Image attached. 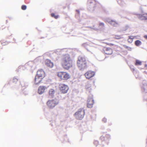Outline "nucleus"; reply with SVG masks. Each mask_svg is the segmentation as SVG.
I'll use <instances>...</instances> for the list:
<instances>
[{"instance_id": "473e14b6", "label": "nucleus", "mask_w": 147, "mask_h": 147, "mask_svg": "<svg viewBox=\"0 0 147 147\" xmlns=\"http://www.w3.org/2000/svg\"><path fill=\"white\" fill-rule=\"evenodd\" d=\"M94 29H95V30H98V29L97 28H94Z\"/></svg>"}, {"instance_id": "aec40b11", "label": "nucleus", "mask_w": 147, "mask_h": 147, "mask_svg": "<svg viewBox=\"0 0 147 147\" xmlns=\"http://www.w3.org/2000/svg\"><path fill=\"white\" fill-rule=\"evenodd\" d=\"M99 29H101L103 28L105 26V24L101 22L99 23L98 24Z\"/></svg>"}, {"instance_id": "7c9ffc66", "label": "nucleus", "mask_w": 147, "mask_h": 147, "mask_svg": "<svg viewBox=\"0 0 147 147\" xmlns=\"http://www.w3.org/2000/svg\"><path fill=\"white\" fill-rule=\"evenodd\" d=\"M76 11L78 12V14H79L80 13V11L79 10H76Z\"/></svg>"}, {"instance_id": "dca6fc26", "label": "nucleus", "mask_w": 147, "mask_h": 147, "mask_svg": "<svg viewBox=\"0 0 147 147\" xmlns=\"http://www.w3.org/2000/svg\"><path fill=\"white\" fill-rule=\"evenodd\" d=\"M114 38L116 39H120L122 38L121 35H114Z\"/></svg>"}, {"instance_id": "cd10ccee", "label": "nucleus", "mask_w": 147, "mask_h": 147, "mask_svg": "<svg viewBox=\"0 0 147 147\" xmlns=\"http://www.w3.org/2000/svg\"><path fill=\"white\" fill-rule=\"evenodd\" d=\"M82 45L83 47H85L87 45V44L86 43H84L82 44Z\"/></svg>"}, {"instance_id": "f257e3e1", "label": "nucleus", "mask_w": 147, "mask_h": 147, "mask_svg": "<svg viewBox=\"0 0 147 147\" xmlns=\"http://www.w3.org/2000/svg\"><path fill=\"white\" fill-rule=\"evenodd\" d=\"M61 64L65 69L68 70L73 66V60L70 55L68 54L63 55L61 58Z\"/></svg>"}, {"instance_id": "bb28decb", "label": "nucleus", "mask_w": 147, "mask_h": 147, "mask_svg": "<svg viewBox=\"0 0 147 147\" xmlns=\"http://www.w3.org/2000/svg\"><path fill=\"white\" fill-rule=\"evenodd\" d=\"M102 121L104 122L105 123L107 121V119L106 118H104L103 119Z\"/></svg>"}, {"instance_id": "39448f33", "label": "nucleus", "mask_w": 147, "mask_h": 147, "mask_svg": "<svg viewBox=\"0 0 147 147\" xmlns=\"http://www.w3.org/2000/svg\"><path fill=\"white\" fill-rule=\"evenodd\" d=\"M58 87L60 92L63 94L67 93L69 89V87L67 85L63 83L60 84Z\"/></svg>"}, {"instance_id": "f3484780", "label": "nucleus", "mask_w": 147, "mask_h": 147, "mask_svg": "<svg viewBox=\"0 0 147 147\" xmlns=\"http://www.w3.org/2000/svg\"><path fill=\"white\" fill-rule=\"evenodd\" d=\"M55 93V91L53 89H51L49 90V94L50 96H52Z\"/></svg>"}, {"instance_id": "5701e85b", "label": "nucleus", "mask_w": 147, "mask_h": 147, "mask_svg": "<svg viewBox=\"0 0 147 147\" xmlns=\"http://www.w3.org/2000/svg\"><path fill=\"white\" fill-rule=\"evenodd\" d=\"M94 144L96 146L99 144V142L97 140H95L94 141Z\"/></svg>"}, {"instance_id": "7ed1b4c3", "label": "nucleus", "mask_w": 147, "mask_h": 147, "mask_svg": "<svg viewBox=\"0 0 147 147\" xmlns=\"http://www.w3.org/2000/svg\"><path fill=\"white\" fill-rule=\"evenodd\" d=\"M57 77L61 80H67L71 78L70 74L66 71H60L57 73Z\"/></svg>"}, {"instance_id": "b1692460", "label": "nucleus", "mask_w": 147, "mask_h": 147, "mask_svg": "<svg viewBox=\"0 0 147 147\" xmlns=\"http://www.w3.org/2000/svg\"><path fill=\"white\" fill-rule=\"evenodd\" d=\"M105 137L103 136H101L100 138V139L102 141H104L105 140Z\"/></svg>"}, {"instance_id": "4be33fe9", "label": "nucleus", "mask_w": 147, "mask_h": 147, "mask_svg": "<svg viewBox=\"0 0 147 147\" xmlns=\"http://www.w3.org/2000/svg\"><path fill=\"white\" fill-rule=\"evenodd\" d=\"M18 79H17V78H14L13 79L12 81V82L13 83H16L18 81Z\"/></svg>"}, {"instance_id": "f8f14e48", "label": "nucleus", "mask_w": 147, "mask_h": 147, "mask_svg": "<svg viewBox=\"0 0 147 147\" xmlns=\"http://www.w3.org/2000/svg\"><path fill=\"white\" fill-rule=\"evenodd\" d=\"M47 88L45 86H40L39 87L38 89V93L39 94H42L45 92V90Z\"/></svg>"}, {"instance_id": "412c9836", "label": "nucleus", "mask_w": 147, "mask_h": 147, "mask_svg": "<svg viewBox=\"0 0 147 147\" xmlns=\"http://www.w3.org/2000/svg\"><path fill=\"white\" fill-rule=\"evenodd\" d=\"M51 16L52 17L55 18V19H57L58 17V15H55L54 13H53L51 14Z\"/></svg>"}, {"instance_id": "393cba45", "label": "nucleus", "mask_w": 147, "mask_h": 147, "mask_svg": "<svg viewBox=\"0 0 147 147\" xmlns=\"http://www.w3.org/2000/svg\"><path fill=\"white\" fill-rule=\"evenodd\" d=\"M21 8L22 10H25L26 8V6L25 5H23L22 6Z\"/></svg>"}, {"instance_id": "f03ea898", "label": "nucleus", "mask_w": 147, "mask_h": 147, "mask_svg": "<svg viewBox=\"0 0 147 147\" xmlns=\"http://www.w3.org/2000/svg\"><path fill=\"white\" fill-rule=\"evenodd\" d=\"M78 67L81 69H85L90 64L88 61H87L84 57H79L77 62Z\"/></svg>"}, {"instance_id": "a211bd4d", "label": "nucleus", "mask_w": 147, "mask_h": 147, "mask_svg": "<svg viewBox=\"0 0 147 147\" xmlns=\"http://www.w3.org/2000/svg\"><path fill=\"white\" fill-rule=\"evenodd\" d=\"M109 22L111 25L115 26H116L118 24L117 22L113 20H111Z\"/></svg>"}, {"instance_id": "6e6552de", "label": "nucleus", "mask_w": 147, "mask_h": 147, "mask_svg": "<svg viewBox=\"0 0 147 147\" xmlns=\"http://www.w3.org/2000/svg\"><path fill=\"white\" fill-rule=\"evenodd\" d=\"M95 75V72L92 71H88L84 74V76L86 79H89L93 77Z\"/></svg>"}, {"instance_id": "ddd939ff", "label": "nucleus", "mask_w": 147, "mask_h": 147, "mask_svg": "<svg viewBox=\"0 0 147 147\" xmlns=\"http://www.w3.org/2000/svg\"><path fill=\"white\" fill-rule=\"evenodd\" d=\"M45 64L48 67L50 68H52L54 66L53 63L49 59L46 60L45 62Z\"/></svg>"}, {"instance_id": "6ab92c4d", "label": "nucleus", "mask_w": 147, "mask_h": 147, "mask_svg": "<svg viewBox=\"0 0 147 147\" xmlns=\"http://www.w3.org/2000/svg\"><path fill=\"white\" fill-rule=\"evenodd\" d=\"M142 62L138 60H136V62L135 63V65H142Z\"/></svg>"}, {"instance_id": "20e7f679", "label": "nucleus", "mask_w": 147, "mask_h": 147, "mask_svg": "<svg viewBox=\"0 0 147 147\" xmlns=\"http://www.w3.org/2000/svg\"><path fill=\"white\" fill-rule=\"evenodd\" d=\"M85 114L84 110L83 109H80L74 114V115L76 119L81 120L83 118Z\"/></svg>"}, {"instance_id": "2eb2a0df", "label": "nucleus", "mask_w": 147, "mask_h": 147, "mask_svg": "<svg viewBox=\"0 0 147 147\" xmlns=\"http://www.w3.org/2000/svg\"><path fill=\"white\" fill-rule=\"evenodd\" d=\"M142 44L141 42L139 40H137L135 42V44L136 46H139Z\"/></svg>"}, {"instance_id": "1a4fd4ad", "label": "nucleus", "mask_w": 147, "mask_h": 147, "mask_svg": "<svg viewBox=\"0 0 147 147\" xmlns=\"http://www.w3.org/2000/svg\"><path fill=\"white\" fill-rule=\"evenodd\" d=\"M36 76L43 79L45 76V72L42 69H39L37 71Z\"/></svg>"}, {"instance_id": "a878e982", "label": "nucleus", "mask_w": 147, "mask_h": 147, "mask_svg": "<svg viewBox=\"0 0 147 147\" xmlns=\"http://www.w3.org/2000/svg\"><path fill=\"white\" fill-rule=\"evenodd\" d=\"M125 48L128 49L129 51H131L132 49V48L131 47H128L127 46H126Z\"/></svg>"}, {"instance_id": "72a5a7b5", "label": "nucleus", "mask_w": 147, "mask_h": 147, "mask_svg": "<svg viewBox=\"0 0 147 147\" xmlns=\"http://www.w3.org/2000/svg\"><path fill=\"white\" fill-rule=\"evenodd\" d=\"M86 88H87H87H88V87H86Z\"/></svg>"}, {"instance_id": "423d86ee", "label": "nucleus", "mask_w": 147, "mask_h": 147, "mask_svg": "<svg viewBox=\"0 0 147 147\" xmlns=\"http://www.w3.org/2000/svg\"><path fill=\"white\" fill-rule=\"evenodd\" d=\"M47 104L49 108L52 109L58 104V102L56 100H49L47 102Z\"/></svg>"}, {"instance_id": "9d476101", "label": "nucleus", "mask_w": 147, "mask_h": 147, "mask_svg": "<svg viewBox=\"0 0 147 147\" xmlns=\"http://www.w3.org/2000/svg\"><path fill=\"white\" fill-rule=\"evenodd\" d=\"M43 79L36 75L34 80V83L35 85H39L42 82Z\"/></svg>"}, {"instance_id": "4468645a", "label": "nucleus", "mask_w": 147, "mask_h": 147, "mask_svg": "<svg viewBox=\"0 0 147 147\" xmlns=\"http://www.w3.org/2000/svg\"><path fill=\"white\" fill-rule=\"evenodd\" d=\"M136 37V36H129V38L128 39V42L129 43H131L133 41V40Z\"/></svg>"}, {"instance_id": "c85d7f7f", "label": "nucleus", "mask_w": 147, "mask_h": 147, "mask_svg": "<svg viewBox=\"0 0 147 147\" xmlns=\"http://www.w3.org/2000/svg\"><path fill=\"white\" fill-rule=\"evenodd\" d=\"M144 37L145 39H147V35H144Z\"/></svg>"}, {"instance_id": "c756f323", "label": "nucleus", "mask_w": 147, "mask_h": 147, "mask_svg": "<svg viewBox=\"0 0 147 147\" xmlns=\"http://www.w3.org/2000/svg\"><path fill=\"white\" fill-rule=\"evenodd\" d=\"M105 137L107 138L109 137V135L107 134L105 135Z\"/></svg>"}, {"instance_id": "2f4dec72", "label": "nucleus", "mask_w": 147, "mask_h": 147, "mask_svg": "<svg viewBox=\"0 0 147 147\" xmlns=\"http://www.w3.org/2000/svg\"><path fill=\"white\" fill-rule=\"evenodd\" d=\"M108 45H111V46H113L114 45L113 44H108Z\"/></svg>"}, {"instance_id": "9b49d317", "label": "nucleus", "mask_w": 147, "mask_h": 147, "mask_svg": "<svg viewBox=\"0 0 147 147\" xmlns=\"http://www.w3.org/2000/svg\"><path fill=\"white\" fill-rule=\"evenodd\" d=\"M103 51L104 53L107 55H111L113 53V50L110 48L104 47Z\"/></svg>"}, {"instance_id": "0eeeda50", "label": "nucleus", "mask_w": 147, "mask_h": 147, "mask_svg": "<svg viewBox=\"0 0 147 147\" xmlns=\"http://www.w3.org/2000/svg\"><path fill=\"white\" fill-rule=\"evenodd\" d=\"M94 103V100L93 97L92 96L89 97L87 100V107L89 108H92L93 107Z\"/></svg>"}]
</instances>
